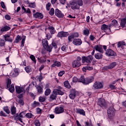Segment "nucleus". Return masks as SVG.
Segmentation results:
<instances>
[{
    "label": "nucleus",
    "instance_id": "nucleus-15",
    "mask_svg": "<svg viewBox=\"0 0 126 126\" xmlns=\"http://www.w3.org/2000/svg\"><path fill=\"white\" fill-rule=\"evenodd\" d=\"M62 89H63L62 88H61L59 90L54 89L53 91L54 94H55V95H63L64 93L62 92Z\"/></svg>",
    "mask_w": 126,
    "mask_h": 126
},
{
    "label": "nucleus",
    "instance_id": "nucleus-35",
    "mask_svg": "<svg viewBox=\"0 0 126 126\" xmlns=\"http://www.w3.org/2000/svg\"><path fill=\"white\" fill-rule=\"evenodd\" d=\"M51 89H47L45 91V96H49L51 94Z\"/></svg>",
    "mask_w": 126,
    "mask_h": 126
},
{
    "label": "nucleus",
    "instance_id": "nucleus-20",
    "mask_svg": "<svg viewBox=\"0 0 126 126\" xmlns=\"http://www.w3.org/2000/svg\"><path fill=\"white\" fill-rule=\"evenodd\" d=\"M3 37L5 41H7L8 42H12V41H13L12 37H10V34H6Z\"/></svg>",
    "mask_w": 126,
    "mask_h": 126
},
{
    "label": "nucleus",
    "instance_id": "nucleus-49",
    "mask_svg": "<svg viewBox=\"0 0 126 126\" xmlns=\"http://www.w3.org/2000/svg\"><path fill=\"white\" fill-rule=\"evenodd\" d=\"M30 59H31L32 61H33L34 63H36V58H35V56H34V55H31Z\"/></svg>",
    "mask_w": 126,
    "mask_h": 126
},
{
    "label": "nucleus",
    "instance_id": "nucleus-54",
    "mask_svg": "<svg viewBox=\"0 0 126 126\" xmlns=\"http://www.w3.org/2000/svg\"><path fill=\"white\" fill-rule=\"evenodd\" d=\"M50 46H52V48H53V47H54L55 49H57L58 48L57 44L55 42H52V45H50Z\"/></svg>",
    "mask_w": 126,
    "mask_h": 126
},
{
    "label": "nucleus",
    "instance_id": "nucleus-46",
    "mask_svg": "<svg viewBox=\"0 0 126 126\" xmlns=\"http://www.w3.org/2000/svg\"><path fill=\"white\" fill-rule=\"evenodd\" d=\"M3 110L5 113L7 114H9L10 113V111H9V109H8V107L5 106L3 108Z\"/></svg>",
    "mask_w": 126,
    "mask_h": 126
},
{
    "label": "nucleus",
    "instance_id": "nucleus-2",
    "mask_svg": "<svg viewBox=\"0 0 126 126\" xmlns=\"http://www.w3.org/2000/svg\"><path fill=\"white\" fill-rule=\"evenodd\" d=\"M93 61V56L89 55L88 57L83 56L82 57V62L83 63H91Z\"/></svg>",
    "mask_w": 126,
    "mask_h": 126
},
{
    "label": "nucleus",
    "instance_id": "nucleus-29",
    "mask_svg": "<svg viewBox=\"0 0 126 126\" xmlns=\"http://www.w3.org/2000/svg\"><path fill=\"white\" fill-rule=\"evenodd\" d=\"M124 46H126V42H120L118 44V48H121L122 50H123Z\"/></svg>",
    "mask_w": 126,
    "mask_h": 126
},
{
    "label": "nucleus",
    "instance_id": "nucleus-45",
    "mask_svg": "<svg viewBox=\"0 0 126 126\" xmlns=\"http://www.w3.org/2000/svg\"><path fill=\"white\" fill-rule=\"evenodd\" d=\"M56 98H57V94H52L50 96V99L51 100H55Z\"/></svg>",
    "mask_w": 126,
    "mask_h": 126
},
{
    "label": "nucleus",
    "instance_id": "nucleus-17",
    "mask_svg": "<svg viewBox=\"0 0 126 126\" xmlns=\"http://www.w3.org/2000/svg\"><path fill=\"white\" fill-rule=\"evenodd\" d=\"M73 44L75 46H80L82 44V41L80 39L75 38L73 41Z\"/></svg>",
    "mask_w": 126,
    "mask_h": 126
},
{
    "label": "nucleus",
    "instance_id": "nucleus-53",
    "mask_svg": "<svg viewBox=\"0 0 126 126\" xmlns=\"http://www.w3.org/2000/svg\"><path fill=\"white\" fill-rule=\"evenodd\" d=\"M47 10H50V7H51V3H48L46 5Z\"/></svg>",
    "mask_w": 126,
    "mask_h": 126
},
{
    "label": "nucleus",
    "instance_id": "nucleus-40",
    "mask_svg": "<svg viewBox=\"0 0 126 126\" xmlns=\"http://www.w3.org/2000/svg\"><path fill=\"white\" fill-rule=\"evenodd\" d=\"M25 69L28 73H29V72H31V67L30 66H28L25 68Z\"/></svg>",
    "mask_w": 126,
    "mask_h": 126
},
{
    "label": "nucleus",
    "instance_id": "nucleus-25",
    "mask_svg": "<svg viewBox=\"0 0 126 126\" xmlns=\"http://www.w3.org/2000/svg\"><path fill=\"white\" fill-rule=\"evenodd\" d=\"M47 30L50 31L51 34H55V33H56V30H55V28L53 27H49L47 28Z\"/></svg>",
    "mask_w": 126,
    "mask_h": 126
},
{
    "label": "nucleus",
    "instance_id": "nucleus-33",
    "mask_svg": "<svg viewBox=\"0 0 126 126\" xmlns=\"http://www.w3.org/2000/svg\"><path fill=\"white\" fill-rule=\"evenodd\" d=\"M14 119L15 121H20L21 123H22V120L21 118H20V117H19V115L16 114L15 116H14Z\"/></svg>",
    "mask_w": 126,
    "mask_h": 126
},
{
    "label": "nucleus",
    "instance_id": "nucleus-51",
    "mask_svg": "<svg viewBox=\"0 0 126 126\" xmlns=\"http://www.w3.org/2000/svg\"><path fill=\"white\" fill-rule=\"evenodd\" d=\"M29 7L35 8V7H36V5L35 4V3H29Z\"/></svg>",
    "mask_w": 126,
    "mask_h": 126
},
{
    "label": "nucleus",
    "instance_id": "nucleus-62",
    "mask_svg": "<svg viewBox=\"0 0 126 126\" xmlns=\"http://www.w3.org/2000/svg\"><path fill=\"white\" fill-rule=\"evenodd\" d=\"M87 70H93V67L92 66H86Z\"/></svg>",
    "mask_w": 126,
    "mask_h": 126
},
{
    "label": "nucleus",
    "instance_id": "nucleus-1",
    "mask_svg": "<svg viewBox=\"0 0 126 126\" xmlns=\"http://www.w3.org/2000/svg\"><path fill=\"white\" fill-rule=\"evenodd\" d=\"M94 81V77H91L85 79L84 76H81L79 78L78 82H81L84 85H88L90 83Z\"/></svg>",
    "mask_w": 126,
    "mask_h": 126
},
{
    "label": "nucleus",
    "instance_id": "nucleus-21",
    "mask_svg": "<svg viewBox=\"0 0 126 126\" xmlns=\"http://www.w3.org/2000/svg\"><path fill=\"white\" fill-rule=\"evenodd\" d=\"M98 104L100 107H104L106 105V101L104 99H100L98 100Z\"/></svg>",
    "mask_w": 126,
    "mask_h": 126
},
{
    "label": "nucleus",
    "instance_id": "nucleus-39",
    "mask_svg": "<svg viewBox=\"0 0 126 126\" xmlns=\"http://www.w3.org/2000/svg\"><path fill=\"white\" fill-rule=\"evenodd\" d=\"M11 111L12 115H14V114H16V108H15L14 106H13L11 108Z\"/></svg>",
    "mask_w": 126,
    "mask_h": 126
},
{
    "label": "nucleus",
    "instance_id": "nucleus-56",
    "mask_svg": "<svg viewBox=\"0 0 126 126\" xmlns=\"http://www.w3.org/2000/svg\"><path fill=\"white\" fill-rule=\"evenodd\" d=\"M64 71L63 70V71H61L59 73V76H62L63 75V74H64Z\"/></svg>",
    "mask_w": 126,
    "mask_h": 126
},
{
    "label": "nucleus",
    "instance_id": "nucleus-18",
    "mask_svg": "<svg viewBox=\"0 0 126 126\" xmlns=\"http://www.w3.org/2000/svg\"><path fill=\"white\" fill-rule=\"evenodd\" d=\"M72 67L75 68V67H79L81 65L80 62L74 61L72 63Z\"/></svg>",
    "mask_w": 126,
    "mask_h": 126
},
{
    "label": "nucleus",
    "instance_id": "nucleus-44",
    "mask_svg": "<svg viewBox=\"0 0 126 126\" xmlns=\"http://www.w3.org/2000/svg\"><path fill=\"white\" fill-rule=\"evenodd\" d=\"M40 106V103L37 101H34L32 104V107H39Z\"/></svg>",
    "mask_w": 126,
    "mask_h": 126
},
{
    "label": "nucleus",
    "instance_id": "nucleus-38",
    "mask_svg": "<svg viewBox=\"0 0 126 126\" xmlns=\"http://www.w3.org/2000/svg\"><path fill=\"white\" fill-rule=\"evenodd\" d=\"M20 118H25L26 117V112L23 111L20 113L19 114Z\"/></svg>",
    "mask_w": 126,
    "mask_h": 126
},
{
    "label": "nucleus",
    "instance_id": "nucleus-4",
    "mask_svg": "<svg viewBox=\"0 0 126 126\" xmlns=\"http://www.w3.org/2000/svg\"><path fill=\"white\" fill-rule=\"evenodd\" d=\"M11 80L10 79H8L7 82V88H9V90L11 93H13L14 92V85L12 84L11 85Z\"/></svg>",
    "mask_w": 126,
    "mask_h": 126
},
{
    "label": "nucleus",
    "instance_id": "nucleus-63",
    "mask_svg": "<svg viewBox=\"0 0 126 126\" xmlns=\"http://www.w3.org/2000/svg\"><path fill=\"white\" fill-rule=\"evenodd\" d=\"M78 81V79L76 77L73 78V82H77Z\"/></svg>",
    "mask_w": 126,
    "mask_h": 126
},
{
    "label": "nucleus",
    "instance_id": "nucleus-14",
    "mask_svg": "<svg viewBox=\"0 0 126 126\" xmlns=\"http://www.w3.org/2000/svg\"><path fill=\"white\" fill-rule=\"evenodd\" d=\"M70 6H71L72 9H79V6H78V4L75 1L70 2Z\"/></svg>",
    "mask_w": 126,
    "mask_h": 126
},
{
    "label": "nucleus",
    "instance_id": "nucleus-7",
    "mask_svg": "<svg viewBox=\"0 0 126 126\" xmlns=\"http://www.w3.org/2000/svg\"><path fill=\"white\" fill-rule=\"evenodd\" d=\"M105 55L108 56V57H116L117 53L114 50L111 49H108L105 52Z\"/></svg>",
    "mask_w": 126,
    "mask_h": 126
},
{
    "label": "nucleus",
    "instance_id": "nucleus-47",
    "mask_svg": "<svg viewBox=\"0 0 126 126\" xmlns=\"http://www.w3.org/2000/svg\"><path fill=\"white\" fill-rule=\"evenodd\" d=\"M34 125L35 126H40L41 123H40V121L38 120H35L34 121Z\"/></svg>",
    "mask_w": 126,
    "mask_h": 126
},
{
    "label": "nucleus",
    "instance_id": "nucleus-22",
    "mask_svg": "<svg viewBox=\"0 0 126 126\" xmlns=\"http://www.w3.org/2000/svg\"><path fill=\"white\" fill-rule=\"evenodd\" d=\"M76 113H77V114H79L80 115H82V116H85V111H84L83 109H77Z\"/></svg>",
    "mask_w": 126,
    "mask_h": 126
},
{
    "label": "nucleus",
    "instance_id": "nucleus-32",
    "mask_svg": "<svg viewBox=\"0 0 126 126\" xmlns=\"http://www.w3.org/2000/svg\"><path fill=\"white\" fill-rule=\"evenodd\" d=\"M126 24V18L122 19L121 20V26L122 27H125Z\"/></svg>",
    "mask_w": 126,
    "mask_h": 126
},
{
    "label": "nucleus",
    "instance_id": "nucleus-23",
    "mask_svg": "<svg viewBox=\"0 0 126 126\" xmlns=\"http://www.w3.org/2000/svg\"><path fill=\"white\" fill-rule=\"evenodd\" d=\"M94 58L96 59V60H102L103 59V54L102 53H96L94 55Z\"/></svg>",
    "mask_w": 126,
    "mask_h": 126
},
{
    "label": "nucleus",
    "instance_id": "nucleus-55",
    "mask_svg": "<svg viewBox=\"0 0 126 126\" xmlns=\"http://www.w3.org/2000/svg\"><path fill=\"white\" fill-rule=\"evenodd\" d=\"M74 38V36H73V34H71L70 36H68V40L69 42H71V39H73Z\"/></svg>",
    "mask_w": 126,
    "mask_h": 126
},
{
    "label": "nucleus",
    "instance_id": "nucleus-43",
    "mask_svg": "<svg viewBox=\"0 0 126 126\" xmlns=\"http://www.w3.org/2000/svg\"><path fill=\"white\" fill-rule=\"evenodd\" d=\"M89 30L88 29H86L84 30V35H85V36H88L89 35Z\"/></svg>",
    "mask_w": 126,
    "mask_h": 126
},
{
    "label": "nucleus",
    "instance_id": "nucleus-61",
    "mask_svg": "<svg viewBox=\"0 0 126 126\" xmlns=\"http://www.w3.org/2000/svg\"><path fill=\"white\" fill-rule=\"evenodd\" d=\"M90 39L91 41H94V40H95V37H94V36H93V35H91L90 36Z\"/></svg>",
    "mask_w": 126,
    "mask_h": 126
},
{
    "label": "nucleus",
    "instance_id": "nucleus-31",
    "mask_svg": "<svg viewBox=\"0 0 126 126\" xmlns=\"http://www.w3.org/2000/svg\"><path fill=\"white\" fill-rule=\"evenodd\" d=\"M55 66L60 67L61 66V62H55L52 65L51 67H55Z\"/></svg>",
    "mask_w": 126,
    "mask_h": 126
},
{
    "label": "nucleus",
    "instance_id": "nucleus-24",
    "mask_svg": "<svg viewBox=\"0 0 126 126\" xmlns=\"http://www.w3.org/2000/svg\"><path fill=\"white\" fill-rule=\"evenodd\" d=\"M34 17H35V18H39V19H42L44 17V16H43L42 13H36L34 15Z\"/></svg>",
    "mask_w": 126,
    "mask_h": 126
},
{
    "label": "nucleus",
    "instance_id": "nucleus-64",
    "mask_svg": "<svg viewBox=\"0 0 126 126\" xmlns=\"http://www.w3.org/2000/svg\"><path fill=\"white\" fill-rule=\"evenodd\" d=\"M1 7H2L3 8H5V4H4V2H3V1H1L0 3Z\"/></svg>",
    "mask_w": 126,
    "mask_h": 126
},
{
    "label": "nucleus",
    "instance_id": "nucleus-60",
    "mask_svg": "<svg viewBox=\"0 0 126 126\" xmlns=\"http://www.w3.org/2000/svg\"><path fill=\"white\" fill-rule=\"evenodd\" d=\"M5 19H6L7 20H10V19H11L10 16H9V15H6L5 16Z\"/></svg>",
    "mask_w": 126,
    "mask_h": 126
},
{
    "label": "nucleus",
    "instance_id": "nucleus-26",
    "mask_svg": "<svg viewBox=\"0 0 126 126\" xmlns=\"http://www.w3.org/2000/svg\"><path fill=\"white\" fill-rule=\"evenodd\" d=\"M119 26V24L118 23V21L116 20H113L112 21V25H111V28L112 27H118Z\"/></svg>",
    "mask_w": 126,
    "mask_h": 126
},
{
    "label": "nucleus",
    "instance_id": "nucleus-10",
    "mask_svg": "<svg viewBox=\"0 0 126 126\" xmlns=\"http://www.w3.org/2000/svg\"><path fill=\"white\" fill-rule=\"evenodd\" d=\"M64 112V109L63 107H56L55 109L54 113L56 114V115H59L60 114H63Z\"/></svg>",
    "mask_w": 126,
    "mask_h": 126
},
{
    "label": "nucleus",
    "instance_id": "nucleus-8",
    "mask_svg": "<svg viewBox=\"0 0 126 126\" xmlns=\"http://www.w3.org/2000/svg\"><path fill=\"white\" fill-rule=\"evenodd\" d=\"M94 89H102L103 88V84L100 82H95L94 85Z\"/></svg>",
    "mask_w": 126,
    "mask_h": 126
},
{
    "label": "nucleus",
    "instance_id": "nucleus-16",
    "mask_svg": "<svg viewBox=\"0 0 126 126\" xmlns=\"http://www.w3.org/2000/svg\"><path fill=\"white\" fill-rule=\"evenodd\" d=\"M76 93H77V92L75 91V90H71V93L69 95L70 99H74V98H75V96H76Z\"/></svg>",
    "mask_w": 126,
    "mask_h": 126
},
{
    "label": "nucleus",
    "instance_id": "nucleus-28",
    "mask_svg": "<svg viewBox=\"0 0 126 126\" xmlns=\"http://www.w3.org/2000/svg\"><path fill=\"white\" fill-rule=\"evenodd\" d=\"M36 88L38 94H42L43 93V87L38 86L36 87Z\"/></svg>",
    "mask_w": 126,
    "mask_h": 126
},
{
    "label": "nucleus",
    "instance_id": "nucleus-3",
    "mask_svg": "<svg viewBox=\"0 0 126 126\" xmlns=\"http://www.w3.org/2000/svg\"><path fill=\"white\" fill-rule=\"evenodd\" d=\"M42 45L44 48V49H45V50H46L47 51H48V52H52V45H50L49 46V44L48 43V40H47V39H43L42 40Z\"/></svg>",
    "mask_w": 126,
    "mask_h": 126
},
{
    "label": "nucleus",
    "instance_id": "nucleus-34",
    "mask_svg": "<svg viewBox=\"0 0 126 126\" xmlns=\"http://www.w3.org/2000/svg\"><path fill=\"white\" fill-rule=\"evenodd\" d=\"M8 30H10V27L8 26L4 27L1 29V31L2 32H5L6 31H8Z\"/></svg>",
    "mask_w": 126,
    "mask_h": 126
},
{
    "label": "nucleus",
    "instance_id": "nucleus-59",
    "mask_svg": "<svg viewBox=\"0 0 126 126\" xmlns=\"http://www.w3.org/2000/svg\"><path fill=\"white\" fill-rule=\"evenodd\" d=\"M25 43V38H23L22 40V44L21 47H24V43Z\"/></svg>",
    "mask_w": 126,
    "mask_h": 126
},
{
    "label": "nucleus",
    "instance_id": "nucleus-6",
    "mask_svg": "<svg viewBox=\"0 0 126 126\" xmlns=\"http://www.w3.org/2000/svg\"><path fill=\"white\" fill-rule=\"evenodd\" d=\"M111 26H112L110 25L108 26L105 24H103L101 26V30L107 34H110V32H111Z\"/></svg>",
    "mask_w": 126,
    "mask_h": 126
},
{
    "label": "nucleus",
    "instance_id": "nucleus-50",
    "mask_svg": "<svg viewBox=\"0 0 126 126\" xmlns=\"http://www.w3.org/2000/svg\"><path fill=\"white\" fill-rule=\"evenodd\" d=\"M61 50L63 51V52H65V51L67 50V47L66 45H63L61 48Z\"/></svg>",
    "mask_w": 126,
    "mask_h": 126
},
{
    "label": "nucleus",
    "instance_id": "nucleus-27",
    "mask_svg": "<svg viewBox=\"0 0 126 126\" xmlns=\"http://www.w3.org/2000/svg\"><path fill=\"white\" fill-rule=\"evenodd\" d=\"M37 60L40 63H46L47 59L45 57H42V58H37Z\"/></svg>",
    "mask_w": 126,
    "mask_h": 126
},
{
    "label": "nucleus",
    "instance_id": "nucleus-36",
    "mask_svg": "<svg viewBox=\"0 0 126 126\" xmlns=\"http://www.w3.org/2000/svg\"><path fill=\"white\" fill-rule=\"evenodd\" d=\"M22 38H21V36H20L19 35H17L15 38V43H17L19 41H21V40Z\"/></svg>",
    "mask_w": 126,
    "mask_h": 126
},
{
    "label": "nucleus",
    "instance_id": "nucleus-19",
    "mask_svg": "<svg viewBox=\"0 0 126 126\" xmlns=\"http://www.w3.org/2000/svg\"><path fill=\"white\" fill-rule=\"evenodd\" d=\"M117 65L116 62H112L109 65L105 66L106 69H112Z\"/></svg>",
    "mask_w": 126,
    "mask_h": 126
},
{
    "label": "nucleus",
    "instance_id": "nucleus-30",
    "mask_svg": "<svg viewBox=\"0 0 126 126\" xmlns=\"http://www.w3.org/2000/svg\"><path fill=\"white\" fill-rule=\"evenodd\" d=\"M19 73V72H18V70L15 69L14 70L13 72L11 73V76L13 77H15L16 76H17V75H18Z\"/></svg>",
    "mask_w": 126,
    "mask_h": 126
},
{
    "label": "nucleus",
    "instance_id": "nucleus-42",
    "mask_svg": "<svg viewBox=\"0 0 126 126\" xmlns=\"http://www.w3.org/2000/svg\"><path fill=\"white\" fill-rule=\"evenodd\" d=\"M39 102H45L46 101V96H40L39 97Z\"/></svg>",
    "mask_w": 126,
    "mask_h": 126
},
{
    "label": "nucleus",
    "instance_id": "nucleus-48",
    "mask_svg": "<svg viewBox=\"0 0 126 126\" xmlns=\"http://www.w3.org/2000/svg\"><path fill=\"white\" fill-rule=\"evenodd\" d=\"M50 15L53 16L54 14H55V9H54V8H52L50 10V11L49 12Z\"/></svg>",
    "mask_w": 126,
    "mask_h": 126
},
{
    "label": "nucleus",
    "instance_id": "nucleus-9",
    "mask_svg": "<svg viewBox=\"0 0 126 126\" xmlns=\"http://www.w3.org/2000/svg\"><path fill=\"white\" fill-rule=\"evenodd\" d=\"M15 89L16 93L18 94H20V93H23V94H25V90L24 89V88L17 86L15 87Z\"/></svg>",
    "mask_w": 126,
    "mask_h": 126
},
{
    "label": "nucleus",
    "instance_id": "nucleus-13",
    "mask_svg": "<svg viewBox=\"0 0 126 126\" xmlns=\"http://www.w3.org/2000/svg\"><path fill=\"white\" fill-rule=\"evenodd\" d=\"M94 49L96 51V52H99L101 54L104 53V50H103V46L102 45H95L94 46Z\"/></svg>",
    "mask_w": 126,
    "mask_h": 126
},
{
    "label": "nucleus",
    "instance_id": "nucleus-37",
    "mask_svg": "<svg viewBox=\"0 0 126 126\" xmlns=\"http://www.w3.org/2000/svg\"><path fill=\"white\" fill-rule=\"evenodd\" d=\"M64 85L66 88H70L71 87L70 84H69V83H68V81H65L64 82Z\"/></svg>",
    "mask_w": 126,
    "mask_h": 126
},
{
    "label": "nucleus",
    "instance_id": "nucleus-11",
    "mask_svg": "<svg viewBox=\"0 0 126 126\" xmlns=\"http://www.w3.org/2000/svg\"><path fill=\"white\" fill-rule=\"evenodd\" d=\"M55 15L59 18H63V17L64 16L63 13V12H62V11L60 10L59 9H56Z\"/></svg>",
    "mask_w": 126,
    "mask_h": 126
},
{
    "label": "nucleus",
    "instance_id": "nucleus-52",
    "mask_svg": "<svg viewBox=\"0 0 126 126\" xmlns=\"http://www.w3.org/2000/svg\"><path fill=\"white\" fill-rule=\"evenodd\" d=\"M78 5H79L80 6H82V5H83V1L82 0H78Z\"/></svg>",
    "mask_w": 126,
    "mask_h": 126
},
{
    "label": "nucleus",
    "instance_id": "nucleus-12",
    "mask_svg": "<svg viewBox=\"0 0 126 126\" xmlns=\"http://www.w3.org/2000/svg\"><path fill=\"white\" fill-rule=\"evenodd\" d=\"M68 35H69L68 32H64L63 31H62L58 32L57 34V37H58L59 38H63V37H67Z\"/></svg>",
    "mask_w": 126,
    "mask_h": 126
},
{
    "label": "nucleus",
    "instance_id": "nucleus-57",
    "mask_svg": "<svg viewBox=\"0 0 126 126\" xmlns=\"http://www.w3.org/2000/svg\"><path fill=\"white\" fill-rule=\"evenodd\" d=\"M73 36H74V38H77L79 35L78 34V33L77 32H75L72 33Z\"/></svg>",
    "mask_w": 126,
    "mask_h": 126
},
{
    "label": "nucleus",
    "instance_id": "nucleus-5",
    "mask_svg": "<svg viewBox=\"0 0 126 126\" xmlns=\"http://www.w3.org/2000/svg\"><path fill=\"white\" fill-rule=\"evenodd\" d=\"M107 115L110 120L113 119L115 116V109L113 107L109 108L107 110Z\"/></svg>",
    "mask_w": 126,
    "mask_h": 126
},
{
    "label": "nucleus",
    "instance_id": "nucleus-58",
    "mask_svg": "<svg viewBox=\"0 0 126 126\" xmlns=\"http://www.w3.org/2000/svg\"><path fill=\"white\" fill-rule=\"evenodd\" d=\"M36 112L37 114H41L42 113V109L38 108L36 109Z\"/></svg>",
    "mask_w": 126,
    "mask_h": 126
},
{
    "label": "nucleus",
    "instance_id": "nucleus-41",
    "mask_svg": "<svg viewBox=\"0 0 126 126\" xmlns=\"http://www.w3.org/2000/svg\"><path fill=\"white\" fill-rule=\"evenodd\" d=\"M33 117H34V115L32 113H27L26 114V117L28 119H31V118H33Z\"/></svg>",
    "mask_w": 126,
    "mask_h": 126
}]
</instances>
